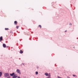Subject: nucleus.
Masks as SVG:
<instances>
[{
  "label": "nucleus",
  "instance_id": "nucleus-6",
  "mask_svg": "<svg viewBox=\"0 0 78 78\" xmlns=\"http://www.w3.org/2000/svg\"><path fill=\"white\" fill-rule=\"evenodd\" d=\"M10 76H13V75H14V73H13L12 74H10Z\"/></svg>",
  "mask_w": 78,
  "mask_h": 78
},
{
  "label": "nucleus",
  "instance_id": "nucleus-20",
  "mask_svg": "<svg viewBox=\"0 0 78 78\" xmlns=\"http://www.w3.org/2000/svg\"><path fill=\"white\" fill-rule=\"evenodd\" d=\"M65 32H66V31H65Z\"/></svg>",
  "mask_w": 78,
  "mask_h": 78
},
{
  "label": "nucleus",
  "instance_id": "nucleus-9",
  "mask_svg": "<svg viewBox=\"0 0 78 78\" xmlns=\"http://www.w3.org/2000/svg\"><path fill=\"white\" fill-rule=\"evenodd\" d=\"M2 76V73L0 72V76Z\"/></svg>",
  "mask_w": 78,
  "mask_h": 78
},
{
  "label": "nucleus",
  "instance_id": "nucleus-1",
  "mask_svg": "<svg viewBox=\"0 0 78 78\" xmlns=\"http://www.w3.org/2000/svg\"><path fill=\"white\" fill-rule=\"evenodd\" d=\"M9 76V74L8 73H5L4 74V76L5 77H7Z\"/></svg>",
  "mask_w": 78,
  "mask_h": 78
},
{
  "label": "nucleus",
  "instance_id": "nucleus-4",
  "mask_svg": "<svg viewBox=\"0 0 78 78\" xmlns=\"http://www.w3.org/2000/svg\"><path fill=\"white\" fill-rule=\"evenodd\" d=\"M2 40H3V37H0V42H1Z\"/></svg>",
  "mask_w": 78,
  "mask_h": 78
},
{
  "label": "nucleus",
  "instance_id": "nucleus-18",
  "mask_svg": "<svg viewBox=\"0 0 78 78\" xmlns=\"http://www.w3.org/2000/svg\"><path fill=\"white\" fill-rule=\"evenodd\" d=\"M67 78H70V77H69V76H68V77H67Z\"/></svg>",
  "mask_w": 78,
  "mask_h": 78
},
{
  "label": "nucleus",
  "instance_id": "nucleus-15",
  "mask_svg": "<svg viewBox=\"0 0 78 78\" xmlns=\"http://www.w3.org/2000/svg\"><path fill=\"white\" fill-rule=\"evenodd\" d=\"M47 78H50V76H49Z\"/></svg>",
  "mask_w": 78,
  "mask_h": 78
},
{
  "label": "nucleus",
  "instance_id": "nucleus-16",
  "mask_svg": "<svg viewBox=\"0 0 78 78\" xmlns=\"http://www.w3.org/2000/svg\"><path fill=\"white\" fill-rule=\"evenodd\" d=\"M73 76H75V75H73Z\"/></svg>",
  "mask_w": 78,
  "mask_h": 78
},
{
  "label": "nucleus",
  "instance_id": "nucleus-10",
  "mask_svg": "<svg viewBox=\"0 0 78 78\" xmlns=\"http://www.w3.org/2000/svg\"><path fill=\"white\" fill-rule=\"evenodd\" d=\"M23 51L22 50H20V53H23Z\"/></svg>",
  "mask_w": 78,
  "mask_h": 78
},
{
  "label": "nucleus",
  "instance_id": "nucleus-8",
  "mask_svg": "<svg viewBox=\"0 0 78 78\" xmlns=\"http://www.w3.org/2000/svg\"><path fill=\"white\" fill-rule=\"evenodd\" d=\"M14 23H15V25H17V21H15Z\"/></svg>",
  "mask_w": 78,
  "mask_h": 78
},
{
  "label": "nucleus",
  "instance_id": "nucleus-7",
  "mask_svg": "<svg viewBox=\"0 0 78 78\" xmlns=\"http://www.w3.org/2000/svg\"><path fill=\"white\" fill-rule=\"evenodd\" d=\"M17 76H16V75H15L14 76H13V78H17Z\"/></svg>",
  "mask_w": 78,
  "mask_h": 78
},
{
  "label": "nucleus",
  "instance_id": "nucleus-17",
  "mask_svg": "<svg viewBox=\"0 0 78 78\" xmlns=\"http://www.w3.org/2000/svg\"><path fill=\"white\" fill-rule=\"evenodd\" d=\"M18 78H20V77H18Z\"/></svg>",
  "mask_w": 78,
  "mask_h": 78
},
{
  "label": "nucleus",
  "instance_id": "nucleus-2",
  "mask_svg": "<svg viewBox=\"0 0 78 78\" xmlns=\"http://www.w3.org/2000/svg\"><path fill=\"white\" fill-rule=\"evenodd\" d=\"M45 75H46V76H48V77L49 76H50V73H49L48 74L47 73H45Z\"/></svg>",
  "mask_w": 78,
  "mask_h": 78
},
{
  "label": "nucleus",
  "instance_id": "nucleus-21",
  "mask_svg": "<svg viewBox=\"0 0 78 78\" xmlns=\"http://www.w3.org/2000/svg\"><path fill=\"white\" fill-rule=\"evenodd\" d=\"M74 48H75V47H74Z\"/></svg>",
  "mask_w": 78,
  "mask_h": 78
},
{
  "label": "nucleus",
  "instance_id": "nucleus-5",
  "mask_svg": "<svg viewBox=\"0 0 78 78\" xmlns=\"http://www.w3.org/2000/svg\"><path fill=\"white\" fill-rule=\"evenodd\" d=\"M3 46L4 48H6V44H3Z\"/></svg>",
  "mask_w": 78,
  "mask_h": 78
},
{
  "label": "nucleus",
  "instance_id": "nucleus-3",
  "mask_svg": "<svg viewBox=\"0 0 78 78\" xmlns=\"http://www.w3.org/2000/svg\"><path fill=\"white\" fill-rule=\"evenodd\" d=\"M16 72L17 73H19V74H21L20 72V70L19 69H17L16 70Z\"/></svg>",
  "mask_w": 78,
  "mask_h": 78
},
{
  "label": "nucleus",
  "instance_id": "nucleus-19",
  "mask_svg": "<svg viewBox=\"0 0 78 78\" xmlns=\"http://www.w3.org/2000/svg\"><path fill=\"white\" fill-rule=\"evenodd\" d=\"M70 25H72V24H70Z\"/></svg>",
  "mask_w": 78,
  "mask_h": 78
},
{
  "label": "nucleus",
  "instance_id": "nucleus-13",
  "mask_svg": "<svg viewBox=\"0 0 78 78\" xmlns=\"http://www.w3.org/2000/svg\"><path fill=\"white\" fill-rule=\"evenodd\" d=\"M19 26H16V28L17 29H18V28H19Z\"/></svg>",
  "mask_w": 78,
  "mask_h": 78
},
{
  "label": "nucleus",
  "instance_id": "nucleus-12",
  "mask_svg": "<svg viewBox=\"0 0 78 78\" xmlns=\"http://www.w3.org/2000/svg\"><path fill=\"white\" fill-rule=\"evenodd\" d=\"M37 74H38V72H36V75H37Z\"/></svg>",
  "mask_w": 78,
  "mask_h": 78
},
{
  "label": "nucleus",
  "instance_id": "nucleus-14",
  "mask_svg": "<svg viewBox=\"0 0 78 78\" xmlns=\"http://www.w3.org/2000/svg\"><path fill=\"white\" fill-rule=\"evenodd\" d=\"M38 27H40V28H41V25H39Z\"/></svg>",
  "mask_w": 78,
  "mask_h": 78
},
{
  "label": "nucleus",
  "instance_id": "nucleus-11",
  "mask_svg": "<svg viewBox=\"0 0 78 78\" xmlns=\"http://www.w3.org/2000/svg\"><path fill=\"white\" fill-rule=\"evenodd\" d=\"M9 30V29H8V28H5V30Z\"/></svg>",
  "mask_w": 78,
  "mask_h": 78
}]
</instances>
